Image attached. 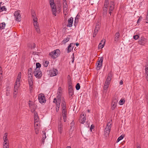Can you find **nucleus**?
Segmentation results:
<instances>
[{"mask_svg":"<svg viewBox=\"0 0 148 148\" xmlns=\"http://www.w3.org/2000/svg\"><path fill=\"white\" fill-rule=\"evenodd\" d=\"M32 16L33 19V23L35 28L37 32L39 33L40 32V29L38 24L37 22V18L36 17V15L34 13L32 14Z\"/></svg>","mask_w":148,"mask_h":148,"instance_id":"obj_1","label":"nucleus"},{"mask_svg":"<svg viewBox=\"0 0 148 148\" xmlns=\"http://www.w3.org/2000/svg\"><path fill=\"white\" fill-rule=\"evenodd\" d=\"M33 74L38 79H40L42 76V73L39 69H36L33 72Z\"/></svg>","mask_w":148,"mask_h":148,"instance_id":"obj_2","label":"nucleus"},{"mask_svg":"<svg viewBox=\"0 0 148 148\" xmlns=\"http://www.w3.org/2000/svg\"><path fill=\"white\" fill-rule=\"evenodd\" d=\"M20 86V82L16 81L14 90V97H16L18 92V88Z\"/></svg>","mask_w":148,"mask_h":148,"instance_id":"obj_3","label":"nucleus"},{"mask_svg":"<svg viewBox=\"0 0 148 148\" xmlns=\"http://www.w3.org/2000/svg\"><path fill=\"white\" fill-rule=\"evenodd\" d=\"M20 11L18 10L15 12L14 14L15 20L18 22L21 21V17L20 14Z\"/></svg>","mask_w":148,"mask_h":148,"instance_id":"obj_4","label":"nucleus"},{"mask_svg":"<svg viewBox=\"0 0 148 148\" xmlns=\"http://www.w3.org/2000/svg\"><path fill=\"white\" fill-rule=\"evenodd\" d=\"M111 127V123L110 122H108L107 124V126L105 129L104 133L105 135H107L109 134Z\"/></svg>","mask_w":148,"mask_h":148,"instance_id":"obj_5","label":"nucleus"},{"mask_svg":"<svg viewBox=\"0 0 148 148\" xmlns=\"http://www.w3.org/2000/svg\"><path fill=\"white\" fill-rule=\"evenodd\" d=\"M103 59V58L102 57L101 58H99L98 59V61H97V70L100 69L101 68Z\"/></svg>","mask_w":148,"mask_h":148,"instance_id":"obj_6","label":"nucleus"},{"mask_svg":"<svg viewBox=\"0 0 148 148\" xmlns=\"http://www.w3.org/2000/svg\"><path fill=\"white\" fill-rule=\"evenodd\" d=\"M62 94L60 93L57 94V97L54 98L53 102L54 103H61Z\"/></svg>","mask_w":148,"mask_h":148,"instance_id":"obj_7","label":"nucleus"},{"mask_svg":"<svg viewBox=\"0 0 148 148\" xmlns=\"http://www.w3.org/2000/svg\"><path fill=\"white\" fill-rule=\"evenodd\" d=\"M109 0H105L104 7L103 8V11H104L103 14H106L107 13L108 8V7L109 5Z\"/></svg>","mask_w":148,"mask_h":148,"instance_id":"obj_8","label":"nucleus"},{"mask_svg":"<svg viewBox=\"0 0 148 148\" xmlns=\"http://www.w3.org/2000/svg\"><path fill=\"white\" fill-rule=\"evenodd\" d=\"M118 101L117 99L116 98H113L112 101V107L111 108V109L112 110H113L116 108Z\"/></svg>","mask_w":148,"mask_h":148,"instance_id":"obj_9","label":"nucleus"},{"mask_svg":"<svg viewBox=\"0 0 148 148\" xmlns=\"http://www.w3.org/2000/svg\"><path fill=\"white\" fill-rule=\"evenodd\" d=\"M38 100L40 103H42L45 102L46 100L43 94H40L38 96Z\"/></svg>","mask_w":148,"mask_h":148,"instance_id":"obj_10","label":"nucleus"},{"mask_svg":"<svg viewBox=\"0 0 148 148\" xmlns=\"http://www.w3.org/2000/svg\"><path fill=\"white\" fill-rule=\"evenodd\" d=\"M58 73V71L56 69L53 68L49 71V74L51 76H54L56 75Z\"/></svg>","mask_w":148,"mask_h":148,"instance_id":"obj_11","label":"nucleus"},{"mask_svg":"<svg viewBox=\"0 0 148 148\" xmlns=\"http://www.w3.org/2000/svg\"><path fill=\"white\" fill-rule=\"evenodd\" d=\"M114 2L113 1H110V3L109 12L110 15H111L112 12L113 11L114 8Z\"/></svg>","mask_w":148,"mask_h":148,"instance_id":"obj_12","label":"nucleus"},{"mask_svg":"<svg viewBox=\"0 0 148 148\" xmlns=\"http://www.w3.org/2000/svg\"><path fill=\"white\" fill-rule=\"evenodd\" d=\"M63 13L64 15L66 16L67 14V10L68 9V6L67 4H63Z\"/></svg>","mask_w":148,"mask_h":148,"instance_id":"obj_13","label":"nucleus"},{"mask_svg":"<svg viewBox=\"0 0 148 148\" xmlns=\"http://www.w3.org/2000/svg\"><path fill=\"white\" fill-rule=\"evenodd\" d=\"M112 77V74L111 73H108V77L106 79L105 83L108 84H110V81L111 79V77Z\"/></svg>","mask_w":148,"mask_h":148,"instance_id":"obj_14","label":"nucleus"},{"mask_svg":"<svg viewBox=\"0 0 148 148\" xmlns=\"http://www.w3.org/2000/svg\"><path fill=\"white\" fill-rule=\"evenodd\" d=\"M75 44L73 43H71L66 49V51L69 53L71 52L75 46Z\"/></svg>","mask_w":148,"mask_h":148,"instance_id":"obj_15","label":"nucleus"},{"mask_svg":"<svg viewBox=\"0 0 148 148\" xmlns=\"http://www.w3.org/2000/svg\"><path fill=\"white\" fill-rule=\"evenodd\" d=\"M73 19L72 17H71L68 20V24L67 26L71 27L72 26Z\"/></svg>","mask_w":148,"mask_h":148,"instance_id":"obj_16","label":"nucleus"},{"mask_svg":"<svg viewBox=\"0 0 148 148\" xmlns=\"http://www.w3.org/2000/svg\"><path fill=\"white\" fill-rule=\"evenodd\" d=\"M53 14L55 16H56V8L55 5L50 6Z\"/></svg>","mask_w":148,"mask_h":148,"instance_id":"obj_17","label":"nucleus"},{"mask_svg":"<svg viewBox=\"0 0 148 148\" xmlns=\"http://www.w3.org/2000/svg\"><path fill=\"white\" fill-rule=\"evenodd\" d=\"M33 73L32 69V68H29L28 69V77L32 78L33 77Z\"/></svg>","mask_w":148,"mask_h":148,"instance_id":"obj_18","label":"nucleus"},{"mask_svg":"<svg viewBox=\"0 0 148 148\" xmlns=\"http://www.w3.org/2000/svg\"><path fill=\"white\" fill-rule=\"evenodd\" d=\"M86 117L85 116L84 114L82 115V116H81L80 119V122L82 124H84L86 120Z\"/></svg>","mask_w":148,"mask_h":148,"instance_id":"obj_19","label":"nucleus"},{"mask_svg":"<svg viewBox=\"0 0 148 148\" xmlns=\"http://www.w3.org/2000/svg\"><path fill=\"white\" fill-rule=\"evenodd\" d=\"M146 42V40L144 38H142L140 40L138 41V43L140 45L145 44Z\"/></svg>","mask_w":148,"mask_h":148,"instance_id":"obj_20","label":"nucleus"},{"mask_svg":"<svg viewBox=\"0 0 148 148\" xmlns=\"http://www.w3.org/2000/svg\"><path fill=\"white\" fill-rule=\"evenodd\" d=\"M61 106L62 109H66V105L65 100L64 98L62 99V101L61 103Z\"/></svg>","mask_w":148,"mask_h":148,"instance_id":"obj_21","label":"nucleus"},{"mask_svg":"<svg viewBox=\"0 0 148 148\" xmlns=\"http://www.w3.org/2000/svg\"><path fill=\"white\" fill-rule=\"evenodd\" d=\"M60 51L58 49H57L53 51V53L54 56L56 57V58L59 55Z\"/></svg>","mask_w":148,"mask_h":148,"instance_id":"obj_22","label":"nucleus"},{"mask_svg":"<svg viewBox=\"0 0 148 148\" xmlns=\"http://www.w3.org/2000/svg\"><path fill=\"white\" fill-rule=\"evenodd\" d=\"M37 105L36 104H34L32 106H31L30 108L31 109V111L33 113L34 112L36 111H35L36 109V108Z\"/></svg>","mask_w":148,"mask_h":148,"instance_id":"obj_23","label":"nucleus"},{"mask_svg":"<svg viewBox=\"0 0 148 148\" xmlns=\"http://www.w3.org/2000/svg\"><path fill=\"white\" fill-rule=\"evenodd\" d=\"M34 114V121L38 120L39 119V117L38 114L36 111L33 112Z\"/></svg>","mask_w":148,"mask_h":148,"instance_id":"obj_24","label":"nucleus"},{"mask_svg":"<svg viewBox=\"0 0 148 148\" xmlns=\"http://www.w3.org/2000/svg\"><path fill=\"white\" fill-rule=\"evenodd\" d=\"M71 38V36L70 35H68L66 38H65L62 41L63 43L65 44L67 42L69 41Z\"/></svg>","mask_w":148,"mask_h":148,"instance_id":"obj_25","label":"nucleus"},{"mask_svg":"<svg viewBox=\"0 0 148 148\" xmlns=\"http://www.w3.org/2000/svg\"><path fill=\"white\" fill-rule=\"evenodd\" d=\"M58 130L60 134H61L62 133V124L60 123L59 125Z\"/></svg>","mask_w":148,"mask_h":148,"instance_id":"obj_26","label":"nucleus"},{"mask_svg":"<svg viewBox=\"0 0 148 148\" xmlns=\"http://www.w3.org/2000/svg\"><path fill=\"white\" fill-rule=\"evenodd\" d=\"M28 83L29 85L33 86V79L32 78H28Z\"/></svg>","mask_w":148,"mask_h":148,"instance_id":"obj_27","label":"nucleus"},{"mask_svg":"<svg viewBox=\"0 0 148 148\" xmlns=\"http://www.w3.org/2000/svg\"><path fill=\"white\" fill-rule=\"evenodd\" d=\"M7 135L6 133H5L4 134V136L3 137V139L4 140L3 143H8V140L7 138Z\"/></svg>","mask_w":148,"mask_h":148,"instance_id":"obj_28","label":"nucleus"},{"mask_svg":"<svg viewBox=\"0 0 148 148\" xmlns=\"http://www.w3.org/2000/svg\"><path fill=\"white\" fill-rule=\"evenodd\" d=\"M120 36V34L119 32L116 33L115 35V38H114V40L115 41H117L119 39V38Z\"/></svg>","mask_w":148,"mask_h":148,"instance_id":"obj_29","label":"nucleus"},{"mask_svg":"<svg viewBox=\"0 0 148 148\" xmlns=\"http://www.w3.org/2000/svg\"><path fill=\"white\" fill-rule=\"evenodd\" d=\"M68 91L69 97L70 98H71V97H72L74 94V92L73 89H72L68 90Z\"/></svg>","mask_w":148,"mask_h":148,"instance_id":"obj_30","label":"nucleus"},{"mask_svg":"<svg viewBox=\"0 0 148 148\" xmlns=\"http://www.w3.org/2000/svg\"><path fill=\"white\" fill-rule=\"evenodd\" d=\"M5 24L4 22H3L0 24V30H2L4 29L5 26Z\"/></svg>","mask_w":148,"mask_h":148,"instance_id":"obj_31","label":"nucleus"},{"mask_svg":"<svg viewBox=\"0 0 148 148\" xmlns=\"http://www.w3.org/2000/svg\"><path fill=\"white\" fill-rule=\"evenodd\" d=\"M21 78V72H19L18 74V76L17 77L16 81L20 82Z\"/></svg>","mask_w":148,"mask_h":148,"instance_id":"obj_32","label":"nucleus"},{"mask_svg":"<svg viewBox=\"0 0 148 148\" xmlns=\"http://www.w3.org/2000/svg\"><path fill=\"white\" fill-rule=\"evenodd\" d=\"M56 103V111L57 112H58L59 111V108L60 106V103Z\"/></svg>","mask_w":148,"mask_h":148,"instance_id":"obj_33","label":"nucleus"},{"mask_svg":"<svg viewBox=\"0 0 148 148\" xmlns=\"http://www.w3.org/2000/svg\"><path fill=\"white\" fill-rule=\"evenodd\" d=\"M39 122L38 120L34 121V128H35V127H36V126L39 127L40 125L39 124Z\"/></svg>","mask_w":148,"mask_h":148,"instance_id":"obj_34","label":"nucleus"},{"mask_svg":"<svg viewBox=\"0 0 148 148\" xmlns=\"http://www.w3.org/2000/svg\"><path fill=\"white\" fill-rule=\"evenodd\" d=\"M49 3L50 6H51L52 5H55V4L54 3V0H50L49 1Z\"/></svg>","mask_w":148,"mask_h":148,"instance_id":"obj_35","label":"nucleus"},{"mask_svg":"<svg viewBox=\"0 0 148 148\" xmlns=\"http://www.w3.org/2000/svg\"><path fill=\"white\" fill-rule=\"evenodd\" d=\"M28 104L29 108L32 106L33 105L35 104L33 102L31 101H29Z\"/></svg>","mask_w":148,"mask_h":148,"instance_id":"obj_36","label":"nucleus"},{"mask_svg":"<svg viewBox=\"0 0 148 148\" xmlns=\"http://www.w3.org/2000/svg\"><path fill=\"white\" fill-rule=\"evenodd\" d=\"M49 56H51L52 58H53L54 59H55L56 58V57L54 56L53 51L50 52L49 54Z\"/></svg>","mask_w":148,"mask_h":148,"instance_id":"obj_37","label":"nucleus"},{"mask_svg":"<svg viewBox=\"0 0 148 148\" xmlns=\"http://www.w3.org/2000/svg\"><path fill=\"white\" fill-rule=\"evenodd\" d=\"M42 134L43 135H42V139H43V142H44V140L46 138V136L45 135V132L44 131H43L42 132Z\"/></svg>","mask_w":148,"mask_h":148,"instance_id":"obj_38","label":"nucleus"},{"mask_svg":"<svg viewBox=\"0 0 148 148\" xmlns=\"http://www.w3.org/2000/svg\"><path fill=\"white\" fill-rule=\"evenodd\" d=\"M62 116H66V109H62Z\"/></svg>","mask_w":148,"mask_h":148,"instance_id":"obj_39","label":"nucleus"},{"mask_svg":"<svg viewBox=\"0 0 148 148\" xmlns=\"http://www.w3.org/2000/svg\"><path fill=\"white\" fill-rule=\"evenodd\" d=\"M6 8L4 6L0 7V12H1L3 10L6 11Z\"/></svg>","mask_w":148,"mask_h":148,"instance_id":"obj_40","label":"nucleus"},{"mask_svg":"<svg viewBox=\"0 0 148 148\" xmlns=\"http://www.w3.org/2000/svg\"><path fill=\"white\" fill-rule=\"evenodd\" d=\"M49 64V62L48 61H46L43 63V65L45 67H47Z\"/></svg>","mask_w":148,"mask_h":148,"instance_id":"obj_41","label":"nucleus"},{"mask_svg":"<svg viewBox=\"0 0 148 148\" xmlns=\"http://www.w3.org/2000/svg\"><path fill=\"white\" fill-rule=\"evenodd\" d=\"M98 31V30H97V29H95L94 32V33H93V37H95L96 36V34L97 33Z\"/></svg>","mask_w":148,"mask_h":148,"instance_id":"obj_42","label":"nucleus"},{"mask_svg":"<svg viewBox=\"0 0 148 148\" xmlns=\"http://www.w3.org/2000/svg\"><path fill=\"white\" fill-rule=\"evenodd\" d=\"M9 143H3V148H9L8 146Z\"/></svg>","mask_w":148,"mask_h":148,"instance_id":"obj_43","label":"nucleus"},{"mask_svg":"<svg viewBox=\"0 0 148 148\" xmlns=\"http://www.w3.org/2000/svg\"><path fill=\"white\" fill-rule=\"evenodd\" d=\"M125 101L122 99H121L119 103L120 105H123L125 103Z\"/></svg>","mask_w":148,"mask_h":148,"instance_id":"obj_44","label":"nucleus"},{"mask_svg":"<svg viewBox=\"0 0 148 148\" xmlns=\"http://www.w3.org/2000/svg\"><path fill=\"white\" fill-rule=\"evenodd\" d=\"M109 85V84H106L105 83V84L103 86V89L104 90H107L108 88Z\"/></svg>","mask_w":148,"mask_h":148,"instance_id":"obj_45","label":"nucleus"},{"mask_svg":"<svg viewBox=\"0 0 148 148\" xmlns=\"http://www.w3.org/2000/svg\"><path fill=\"white\" fill-rule=\"evenodd\" d=\"M80 86L79 83H77L76 86V88L77 90H78L80 89Z\"/></svg>","mask_w":148,"mask_h":148,"instance_id":"obj_46","label":"nucleus"},{"mask_svg":"<svg viewBox=\"0 0 148 148\" xmlns=\"http://www.w3.org/2000/svg\"><path fill=\"white\" fill-rule=\"evenodd\" d=\"M104 45H101V43H99L98 46V49H102L104 47Z\"/></svg>","mask_w":148,"mask_h":148,"instance_id":"obj_47","label":"nucleus"},{"mask_svg":"<svg viewBox=\"0 0 148 148\" xmlns=\"http://www.w3.org/2000/svg\"><path fill=\"white\" fill-rule=\"evenodd\" d=\"M123 137H124L122 135L121 136H119L118 138L117 139V141H116L117 142H119L120 140H122L123 138Z\"/></svg>","mask_w":148,"mask_h":148,"instance_id":"obj_48","label":"nucleus"},{"mask_svg":"<svg viewBox=\"0 0 148 148\" xmlns=\"http://www.w3.org/2000/svg\"><path fill=\"white\" fill-rule=\"evenodd\" d=\"M36 69H39L41 66V64L38 62L36 63Z\"/></svg>","mask_w":148,"mask_h":148,"instance_id":"obj_49","label":"nucleus"},{"mask_svg":"<svg viewBox=\"0 0 148 148\" xmlns=\"http://www.w3.org/2000/svg\"><path fill=\"white\" fill-rule=\"evenodd\" d=\"M38 129V127H37V128H36V127H35V132L36 134H38L39 132Z\"/></svg>","mask_w":148,"mask_h":148,"instance_id":"obj_50","label":"nucleus"},{"mask_svg":"<svg viewBox=\"0 0 148 148\" xmlns=\"http://www.w3.org/2000/svg\"><path fill=\"white\" fill-rule=\"evenodd\" d=\"M106 40L105 39H103L100 42V43H101V45H105Z\"/></svg>","mask_w":148,"mask_h":148,"instance_id":"obj_51","label":"nucleus"},{"mask_svg":"<svg viewBox=\"0 0 148 148\" xmlns=\"http://www.w3.org/2000/svg\"><path fill=\"white\" fill-rule=\"evenodd\" d=\"M99 25L97 23L96 24V26H95V29H97V30H99Z\"/></svg>","mask_w":148,"mask_h":148,"instance_id":"obj_52","label":"nucleus"},{"mask_svg":"<svg viewBox=\"0 0 148 148\" xmlns=\"http://www.w3.org/2000/svg\"><path fill=\"white\" fill-rule=\"evenodd\" d=\"M68 86H72V84L71 82V80H69V81H68Z\"/></svg>","mask_w":148,"mask_h":148,"instance_id":"obj_53","label":"nucleus"},{"mask_svg":"<svg viewBox=\"0 0 148 148\" xmlns=\"http://www.w3.org/2000/svg\"><path fill=\"white\" fill-rule=\"evenodd\" d=\"M71 129L72 127H73L74 125V122L73 121H72L71 123Z\"/></svg>","mask_w":148,"mask_h":148,"instance_id":"obj_54","label":"nucleus"},{"mask_svg":"<svg viewBox=\"0 0 148 148\" xmlns=\"http://www.w3.org/2000/svg\"><path fill=\"white\" fill-rule=\"evenodd\" d=\"M139 37V36L138 35H134L133 36V38L135 40H137Z\"/></svg>","mask_w":148,"mask_h":148,"instance_id":"obj_55","label":"nucleus"},{"mask_svg":"<svg viewBox=\"0 0 148 148\" xmlns=\"http://www.w3.org/2000/svg\"><path fill=\"white\" fill-rule=\"evenodd\" d=\"M61 4H59V5H58V11H60V10H61Z\"/></svg>","mask_w":148,"mask_h":148,"instance_id":"obj_56","label":"nucleus"},{"mask_svg":"<svg viewBox=\"0 0 148 148\" xmlns=\"http://www.w3.org/2000/svg\"><path fill=\"white\" fill-rule=\"evenodd\" d=\"M33 88V86H31L30 85H29V88L30 91L31 92H32V91Z\"/></svg>","mask_w":148,"mask_h":148,"instance_id":"obj_57","label":"nucleus"},{"mask_svg":"<svg viewBox=\"0 0 148 148\" xmlns=\"http://www.w3.org/2000/svg\"><path fill=\"white\" fill-rule=\"evenodd\" d=\"M94 125L92 124V125H91V126H90V130L91 131H92V130L94 128Z\"/></svg>","mask_w":148,"mask_h":148,"instance_id":"obj_58","label":"nucleus"},{"mask_svg":"<svg viewBox=\"0 0 148 148\" xmlns=\"http://www.w3.org/2000/svg\"><path fill=\"white\" fill-rule=\"evenodd\" d=\"M61 88V87H60L58 89V91L57 93V94H58V93H60V94H61L62 90L60 89Z\"/></svg>","mask_w":148,"mask_h":148,"instance_id":"obj_59","label":"nucleus"},{"mask_svg":"<svg viewBox=\"0 0 148 148\" xmlns=\"http://www.w3.org/2000/svg\"><path fill=\"white\" fill-rule=\"evenodd\" d=\"M10 94V90H7L6 91V95L7 96H9Z\"/></svg>","mask_w":148,"mask_h":148,"instance_id":"obj_60","label":"nucleus"},{"mask_svg":"<svg viewBox=\"0 0 148 148\" xmlns=\"http://www.w3.org/2000/svg\"><path fill=\"white\" fill-rule=\"evenodd\" d=\"M63 117V119L64 122H65L66 120V116H62Z\"/></svg>","mask_w":148,"mask_h":148,"instance_id":"obj_61","label":"nucleus"},{"mask_svg":"<svg viewBox=\"0 0 148 148\" xmlns=\"http://www.w3.org/2000/svg\"><path fill=\"white\" fill-rule=\"evenodd\" d=\"M67 3V2L66 0H63L62 4Z\"/></svg>","mask_w":148,"mask_h":148,"instance_id":"obj_62","label":"nucleus"},{"mask_svg":"<svg viewBox=\"0 0 148 148\" xmlns=\"http://www.w3.org/2000/svg\"><path fill=\"white\" fill-rule=\"evenodd\" d=\"M68 78V81H69V80H71V77L70 75H68L67 76Z\"/></svg>","mask_w":148,"mask_h":148,"instance_id":"obj_63","label":"nucleus"},{"mask_svg":"<svg viewBox=\"0 0 148 148\" xmlns=\"http://www.w3.org/2000/svg\"><path fill=\"white\" fill-rule=\"evenodd\" d=\"M68 87H69V90L73 89V87H72V86H68Z\"/></svg>","mask_w":148,"mask_h":148,"instance_id":"obj_64","label":"nucleus"}]
</instances>
